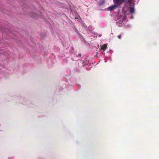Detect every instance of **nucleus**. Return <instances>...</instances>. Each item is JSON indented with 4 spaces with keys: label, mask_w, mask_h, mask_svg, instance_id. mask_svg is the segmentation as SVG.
Returning <instances> with one entry per match:
<instances>
[{
    "label": "nucleus",
    "mask_w": 159,
    "mask_h": 159,
    "mask_svg": "<svg viewBox=\"0 0 159 159\" xmlns=\"http://www.w3.org/2000/svg\"><path fill=\"white\" fill-rule=\"evenodd\" d=\"M78 56H79L80 57L81 56V54H79L78 55Z\"/></svg>",
    "instance_id": "nucleus-6"
},
{
    "label": "nucleus",
    "mask_w": 159,
    "mask_h": 159,
    "mask_svg": "<svg viewBox=\"0 0 159 159\" xmlns=\"http://www.w3.org/2000/svg\"><path fill=\"white\" fill-rule=\"evenodd\" d=\"M130 1L132 2V0H130Z\"/></svg>",
    "instance_id": "nucleus-8"
},
{
    "label": "nucleus",
    "mask_w": 159,
    "mask_h": 159,
    "mask_svg": "<svg viewBox=\"0 0 159 159\" xmlns=\"http://www.w3.org/2000/svg\"><path fill=\"white\" fill-rule=\"evenodd\" d=\"M114 4L118 5V7H119L122 3H125L126 6H132L133 3L130 0H113Z\"/></svg>",
    "instance_id": "nucleus-1"
},
{
    "label": "nucleus",
    "mask_w": 159,
    "mask_h": 159,
    "mask_svg": "<svg viewBox=\"0 0 159 159\" xmlns=\"http://www.w3.org/2000/svg\"><path fill=\"white\" fill-rule=\"evenodd\" d=\"M121 37V35H119L118 36V38L119 39H120Z\"/></svg>",
    "instance_id": "nucleus-5"
},
{
    "label": "nucleus",
    "mask_w": 159,
    "mask_h": 159,
    "mask_svg": "<svg viewBox=\"0 0 159 159\" xmlns=\"http://www.w3.org/2000/svg\"><path fill=\"white\" fill-rule=\"evenodd\" d=\"M107 44H105L102 46L101 47V49L103 50H105L107 49Z\"/></svg>",
    "instance_id": "nucleus-4"
},
{
    "label": "nucleus",
    "mask_w": 159,
    "mask_h": 159,
    "mask_svg": "<svg viewBox=\"0 0 159 159\" xmlns=\"http://www.w3.org/2000/svg\"><path fill=\"white\" fill-rule=\"evenodd\" d=\"M75 31H77V30L76 29H75Z\"/></svg>",
    "instance_id": "nucleus-7"
},
{
    "label": "nucleus",
    "mask_w": 159,
    "mask_h": 159,
    "mask_svg": "<svg viewBox=\"0 0 159 159\" xmlns=\"http://www.w3.org/2000/svg\"><path fill=\"white\" fill-rule=\"evenodd\" d=\"M133 5L132 6H127L128 7H129V11H130V12L131 13H134V9L133 7H132L134 6V3H132Z\"/></svg>",
    "instance_id": "nucleus-3"
},
{
    "label": "nucleus",
    "mask_w": 159,
    "mask_h": 159,
    "mask_svg": "<svg viewBox=\"0 0 159 159\" xmlns=\"http://www.w3.org/2000/svg\"><path fill=\"white\" fill-rule=\"evenodd\" d=\"M117 7H118V5L115 4L114 5L109 7L108 8V9L110 11H112L116 9Z\"/></svg>",
    "instance_id": "nucleus-2"
}]
</instances>
